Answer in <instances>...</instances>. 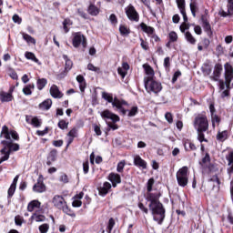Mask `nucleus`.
Masks as SVG:
<instances>
[{
  "label": "nucleus",
  "instance_id": "18",
  "mask_svg": "<svg viewBox=\"0 0 233 233\" xmlns=\"http://www.w3.org/2000/svg\"><path fill=\"white\" fill-rule=\"evenodd\" d=\"M202 168H208L209 172H212V168H214L213 165H210V156L208 153L206 154L205 157L200 162Z\"/></svg>",
  "mask_w": 233,
  "mask_h": 233
},
{
  "label": "nucleus",
  "instance_id": "64",
  "mask_svg": "<svg viewBox=\"0 0 233 233\" xmlns=\"http://www.w3.org/2000/svg\"><path fill=\"white\" fill-rule=\"evenodd\" d=\"M83 170L84 174H86L89 170L88 161L83 163Z\"/></svg>",
  "mask_w": 233,
  "mask_h": 233
},
{
  "label": "nucleus",
  "instance_id": "16",
  "mask_svg": "<svg viewBox=\"0 0 233 233\" xmlns=\"http://www.w3.org/2000/svg\"><path fill=\"white\" fill-rule=\"evenodd\" d=\"M1 143L2 145H4V147H5L6 148H9L7 149V151H9V154L11 152H17V150H19V144H15L12 142H8L6 140L2 141Z\"/></svg>",
  "mask_w": 233,
  "mask_h": 233
},
{
  "label": "nucleus",
  "instance_id": "4",
  "mask_svg": "<svg viewBox=\"0 0 233 233\" xmlns=\"http://www.w3.org/2000/svg\"><path fill=\"white\" fill-rule=\"evenodd\" d=\"M100 116L102 119H110L112 123H107L108 128H111V130H117L119 127L116 125V123L119 122L120 118L119 116L112 113V111L106 109L102 112H100Z\"/></svg>",
  "mask_w": 233,
  "mask_h": 233
},
{
  "label": "nucleus",
  "instance_id": "41",
  "mask_svg": "<svg viewBox=\"0 0 233 233\" xmlns=\"http://www.w3.org/2000/svg\"><path fill=\"white\" fill-rule=\"evenodd\" d=\"M63 59L65 60V63H66V70H71L72 66H74V64L72 63V60H70L68 56L66 55L63 56Z\"/></svg>",
  "mask_w": 233,
  "mask_h": 233
},
{
  "label": "nucleus",
  "instance_id": "63",
  "mask_svg": "<svg viewBox=\"0 0 233 233\" xmlns=\"http://www.w3.org/2000/svg\"><path fill=\"white\" fill-rule=\"evenodd\" d=\"M181 76V72L177 71L175 72L173 78H172V83H176L177 81V77Z\"/></svg>",
  "mask_w": 233,
  "mask_h": 233
},
{
  "label": "nucleus",
  "instance_id": "13",
  "mask_svg": "<svg viewBox=\"0 0 233 233\" xmlns=\"http://www.w3.org/2000/svg\"><path fill=\"white\" fill-rule=\"evenodd\" d=\"M45 190H46V187L45 186V183H43V177H39L37 182L33 187V191L43 193Z\"/></svg>",
  "mask_w": 233,
  "mask_h": 233
},
{
  "label": "nucleus",
  "instance_id": "26",
  "mask_svg": "<svg viewBox=\"0 0 233 233\" xmlns=\"http://www.w3.org/2000/svg\"><path fill=\"white\" fill-rule=\"evenodd\" d=\"M0 152L2 155V157H0V165H1V163H5V161H8V159H10V151L6 149V147H4V148H2Z\"/></svg>",
  "mask_w": 233,
  "mask_h": 233
},
{
  "label": "nucleus",
  "instance_id": "52",
  "mask_svg": "<svg viewBox=\"0 0 233 233\" xmlns=\"http://www.w3.org/2000/svg\"><path fill=\"white\" fill-rule=\"evenodd\" d=\"M58 127L61 128V130H66V128H68V122H66L65 120H60L58 122Z\"/></svg>",
  "mask_w": 233,
  "mask_h": 233
},
{
  "label": "nucleus",
  "instance_id": "39",
  "mask_svg": "<svg viewBox=\"0 0 233 233\" xmlns=\"http://www.w3.org/2000/svg\"><path fill=\"white\" fill-rule=\"evenodd\" d=\"M48 81L46 78H38L36 81V86L39 90H43L45 86H46V84Z\"/></svg>",
  "mask_w": 233,
  "mask_h": 233
},
{
  "label": "nucleus",
  "instance_id": "44",
  "mask_svg": "<svg viewBox=\"0 0 233 233\" xmlns=\"http://www.w3.org/2000/svg\"><path fill=\"white\" fill-rule=\"evenodd\" d=\"M189 6H190V10L193 17H196V13L198 12V3H196V1H191Z\"/></svg>",
  "mask_w": 233,
  "mask_h": 233
},
{
  "label": "nucleus",
  "instance_id": "24",
  "mask_svg": "<svg viewBox=\"0 0 233 233\" xmlns=\"http://www.w3.org/2000/svg\"><path fill=\"white\" fill-rule=\"evenodd\" d=\"M143 68L145 70L146 75L148 76L145 77V79H154L155 73L152 66H150L148 64H144Z\"/></svg>",
  "mask_w": 233,
  "mask_h": 233
},
{
  "label": "nucleus",
  "instance_id": "27",
  "mask_svg": "<svg viewBox=\"0 0 233 233\" xmlns=\"http://www.w3.org/2000/svg\"><path fill=\"white\" fill-rule=\"evenodd\" d=\"M45 219H46V218L44 215H39L37 213H34L29 221H31V223H34V221H35L36 223H41L43 221H45Z\"/></svg>",
  "mask_w": 233,
  "mask_h": 233
},
{
  "label": "nucleus",
  "instance_id": "54",
  "mask_svg": "<svg viewBox=\"0 0 233 233\" xmlns=\"http://www.w3.org/2000/svg\"><path fill=\"white\" fill-rule=\"evenodd\" d=\"M228 12L229 15H233V0H228Z\"/></svg>",
  "mask_w": 233,
  "mask_h": 233
},
{
  "label": "nucleus",
  "instance_id": "35",
  "mask_svg": "<svg viewBox=\"0 0 233 233\" xmlns=\"http://www.w3.org/2000/svg\"><path fill=\"white\" fill-rule=\"evenodd\" d=\"M25 57L30 61H34V63H37V65H41V62H39V59H37V57H35V55L32 52H25Z\"/></svg>",
  "mask_w": 233,
  "mask_h": 233
},
{
  "label": "nucleus",
  "instance_id": "25",
  "mask_svg": "<svg viewBox=\"0 0 233 233\" xmlns=\"http://www.w3.org/2000/svg\"><path fill=\"white\" fill-rule=\"evenodd\" d=\"M228 160V174H233V151H230L226 157Z\"/></svg>",
  "mask_w": 233,
  "mask_h": 233
},
{
  "label": "nucleus",
  "instance_id": "1",
  "mask_svg": "<svg viewBox=\"0 0 233 233\" xmlns=\"http://www.w3.org/2000/svg\"><path fill=\"white\" fill-rule=\"evenodd\" d=\"M152 187H154V178H150L147 181V201H149V209L152 212L154 221H157L158 225L163 223L165 219V208H163V204L159 202V193H151Z\"/></svg>",
  "mask_w": 233,
  "mask_h": 233
},
{
  "label": "nucleus",
  "instance_id": "14",
  "mask_svg": "<svg viewBox=\"0 0 233 233\" xmlns=\"http://www.w3.org/2000/svg\"><path fill=\"white\" fill-rule=\"evenodd\" d=\"M128 70H130V66L127 62H124L122 66L117 68L118 75L121 76L122 79H125L127 74H128Z\"/></svg>",
  "mask_w": 233,
  "mask_h": 233
},
{
  "label": "nucleus",
  "instance_id": "21",
  "mask_svg": "<svg viewBox=\"0 0 233 233\" xmlns=\"http://www.w3.org/2000/svg\"><path fill=\"white\" fill-rule=\"evenodd\" d=\"M134 165L136 167H139L140 168H143L144 170L147 169V161L141 158L139 155H136L134 157Z\"/></svg>",
  "mask_w": 233,
  "mask_h": 233
},
{
  "label": "nucleus",
  "instance_id": "30",
  "mask_svg": "<svg viewBox=\"0 0 233 233\" xmlns=\"http://www.w3.org/2000/svg\"><path fill=\"white\" fill-rule=\"evenodd\" d=\"M217 139L218 141H227V139H228V131H218L217 134Z\"/></svg>",
  "mask_w": 233,
  "mask_h": 233
},
{
  "label": "nucleus",
  "instance_id": "46",
  "mask_svg": "<svg viewBox=\"0 0 233 233\" xmlns=\"http://www.w3.org/2000/svg\"><path fill=\"white\" fill-rule=\"evenodd\" d=\"M64 25V30L66 32V34H67V32H69L70 27L68 26H72L73 23L70 21V19H66L63 23Z\"/></svg>",
  "mask_w": 233,
  "mask_h": 233
},
{
  "label": "nucleus",
  "instance_id": "11",
  "mask_svg": "<svg viewBox=\"0 0 233 233\" xmlns=\"http://www.w3.org/2000/svg\"><path fill=\"white\" fill-rule=\"evenodd\" d=\"M126 14L130 21H139V15L134 6L129 5L126 8Z\"/></svg>",
  "mask_w": 233,
  "mask_h": 233
},
{
  "label": "nucleus",
  "instance_id": "29",
  "mask_svg": "<svg viewBox=\"0 0 233 233\" xmlns=\"http://www.w3.org/2000/svg\"><path fill=\"white\" fill-rule=\"evenodd\" d=\"M140 28L143 30V32H145L146 34H147V35L150 37V35H154V32L155 29L152 26H148L146 24L142 23L140 25Z\"/></svg>",
  "mask_w": 233,
  "mask_h": 233
},
{
  "label": "nucleus",
  "instance_id": "2",
  "mask_svg": "<svg viewBox=\"0 0 233 233\" xmlns=\"http://www.w3.org/2000/svg\"><path fill=\"white\" fill-rule=\"evenodd\" d=\"M224 68L226 84L222 80H219L221 72H223V66L219 64H217L215 66L213 72V79L214 81H218V87L221 93V96L227 97V96H228V90L227 88H228V86L230 85V82L233 79V67L230 64L227 63L225 64Z\"/></svg>",
  "mask_w": 233,
  "mask_h": 233
},
{
  "label": "nucleus",
  "instance_id": "38",
  "mask_svg": "<svg viewBox=\"0 0 233 233\" xmlns=\"http://www.w3.org/2000/svg\"><path fill=\"white\" fill-rule=\"evenodd\" d=\"M185 39L189 43V45H196V38L192 35V33L188 31L185 33Z\"/></svg>",
  "mask_w": 233,
  "mask_h": 233
},
{
  "label": "nucleus",
  "instance_id": "45",
  "mask_svg": "<svg viewBox=\"0 0 233 233\" xmlns=\"http://www.w3.org/2000/svg\"><path fill=\"white\" fill-rule=\"evenodd\" d=\"M184 147L186 150H196V145H194V143L190 142L189 140L184 142Z\"/></svg>",
  "mask_w": 233,
  "mask_h": 233
},
{
  "label": "nucleus",
  "instance_id": "48",
  "mask_svg": "<svg viewBox=\"0 0 233 233\" xmlns=\"http://www.w3.org/2000/svg\"><path fill=\"white\" fill-rule=\"evenodd\" d=\"M168 37H169L170 43H176V41H177V33L174 32V31H171L168 34Z\"/></svg>",
  "mask_w": 233,
  "mask_h": 233
},
{
  "label": "nucleus",
  "instance_id": "34",
  "mask_svg": "<svg viewBox=\"0 0 233 233\" xmlns=\"http://www.w3.org/2000/svg\"><path fill=\"white\" fill-rule=\"evenodd\" d=\"M51 106L52 99H46L39 105V108H41V110H50Z\"/></svg>",
  "mask_w": 233,
  "mask_h": 233
},
{
  "label": "nucleus",
  "instance_id": "31",
  "mask_svg": "<svg viewBox=\"0 0 233 233\" xmlns=\"http://www.w3.org/2000/svg\"><path fill=\"white\" fill-rule=\"evenodd\" d=\"M22 37L24 41L26 42L27 45H35V38L32 37V35L25 33H22Z\"/></svg>",
  "mask_w": 233,
  "mask_h": 233
},
{
  "label": "nucleus",
  "instance_id": "36",
  "mask_svg": "<svg viewBox=\"0 0 233 233\" xmlns=\"http://www.w3.org/2000/svg\"><path fill=\"white\" fill-rule=\"evenodd\" d=\"M211 123L213 128H216V127H219V123H221V118L218 115L213 114L211 116Z\"/></svg>",
  "mask_w": 233,
  "mask_h": 233
},
{
  "label": "nucleus",
  "instance_id": "28",
  "mask_svg": "<svg viewBox=\"0 0 233 233\" xmlns=\"http://www.w3.org/2000/svg\"><path fill=\"white\" fill-rule=\"evenodd\" d=\"M76 81L79 84V88L82 94L85 92V88H86V82L85 81V77L81 75L76 76Z\"/></svg>",
  "mask_w": 233,
  "mask_h": 233
},
{
  "label": "nucleus",
  "instance_id": "49",
  "mask_svg": "<svg viewBox=\"0 0 233 233\" xmlns=\"http://www.w3.org/2000/svg\"><path fill=\"white\" fill-rule=\"evenodd\" d=\"M119 32L122 35H128L130 34V29L125 25H120Z\"/></svg>",
  "mask_w": 233,
  "mask_h": 233
},
{
  "label": "nucleus",
  "instance_id": "62",
  "mask_svg": "<svg viewBox=\"0 0 233 233\" xmlns=\"http://www.w3.org/2000/svg\"><path fill=\"white\" fill-rule=\"evenodd\" d=\"M13 21H14V23H16L17 25H21L23 20L17 15H15L13 16Z\"/></svg>",
  "mask_w": 233,
  "mask_h": 233
},
{
  "label": "nucleus",
  "instance_id": "55",
  "mask_svg": "<svg viewBox=\"0 0 233 233\" xmlns=\"http://www.w3.org/2000/svg\"><path fill=\"white\" fill-rule=\"evenodd\" d=\"M177 5L180 11L185 10V0H177Z\"/></svg>",
  "mask_w": 233,
  "mask_h": 233
},
{
  "label": "nucleus",
  "instance_id": "50",
  "mask_svg": "<svg viewBox=\"0 0 233 233\" xmlns=\"http://www.w3.org/2000/svg\"><path fill=\"white\" fill-rule=\"evenodd\" d=\"M116 225V221L114 218H110L107 225V232L112 233V228H114V226Z\"/></svg>",
  "mask_w": 233,
  "mask_h": 233
},
{
  "label": "nucleus",
  "instance_id": "12",
  "mask_svg": "<svg viewBox=\"0 0 233 233\" xmlns=\"http://www.w3.org/2000/svg\"><path fill=\"white\" fill-rule=\"evenodd\" d=\"M13 93L14 88H11L9 92H0V101H2V103H10V101L14 100V96L12 95Z\"/></svg>",
  "mask_w": 233,
  "mask_h": 233
},
{
  "label": "nucleus",
  "instance_id": "33",
  "mask_svg": "<svg viewBox=\"0 0 233 233\" xmlns=\"http://www.w3.org/2000/svg\"><path fill=\"white\" fill-rule=\"evenodd\" d=\"M83 196H85L83 192H80L79 194L76 195L75 200L73 201V207H81V199H83Z\"/></svg>",
  "mask_w": 233,
  "mask_h": 233
},
{
  "label": "nucleus",
  "instance_id": "60",
  "mask_svg": "<svg viewBox=\"0 0 233 233\" xmlns=\"http://www.w3.org/2000/svg\"><path fill=\"white\" fill-rule=\"evenodd\" d=\"M198 141H200V143H203V141L207 142V139L205 138V134H203V131L198 132Z\"/></svg>",
  "mask_w": 233,
  "mask_h": 233
},
{
  "label": "nucleus",
  "instance_id": "19",
  "mask_svg": "<svg viewBox=\"0 0 233 233\" xmlns=\"http://www.w3.org/2000/svg\"><path fill=\"white\" fill-rule=\"evenodd\" d=\"M108 179L112 182V186L115 188L119 183H121V176H119L117 173L109 174Z\"/></svg>",
  "mask_w": 233,
  "mask_h": 233
},
{
  "label": "nucleus",
  "instance_id": "59",
  "mask_svg": "<svg viewBox=\"0 0 233 233\" xmlns=\"http://www.w3.org/2000/svg\"><path fill=\"white\" fill-rule=\"evenodd\" d=\"M137 114V106H133L131 110L128 112L129 117H132Z\"/></svg>",
  "mask_w": 233,
  "mask_h": 233
},
{
  "label": "nucleus",
  "instance_id": "22",
  "mask_svg": "<svg viewBox=\"0 0 233 233\" xmlns=\"http://www.w3.org/2000/svg\"><path fill=\"white\" fill-rule=\"evenodd\" d=\"M41 208V202L39 200H32L27 205L28 212H34V210H37Z\"/></svg>",
  "mask_w": 233,
  "mask_h": 233
},
{
  "label": "nucleus",
  "instance_id": "51",
  "mask_svg": "<svg viewBox=\"0 0 233 233\" xmlns=\"http://www.w3.org/2000/svg\"><path fill=\"white\" fill-rule=\"evenodd\" d=\"M17 187V186H14L13 184H11L7 194H8V198H12V196H14V194H15V188Z\"/></svg>",
  "mask_w": 233,
  "mask_h": 233
},
{
  "label": "nucleus",
  "instance_id": "40",
  "mask_svg": "<svg viewBox=\"0 0 233 233\" xmlns=\"http://www.w3.org/2000/svg\"><path fill=\"white\" fill-rule=\"evenodd\" d=\"M56 151H51L49 153V156L47 157V162L46 165L50 166L54 161H56Z\"/></svg>",
  "mask_w": 233,
  "mask_h": 233
},
{
  "label": "nucleus",
  "instance_id": "8",
  "mask_svg": "<svg viewBox=\"0 0 233 233\" xmlns=\"http://www.w3.org/2000/svg\"><path fill=\"white\" fill-rule=\"evenodd\" d=\"M177 181L179 187H187L188 185V167H183L177 172Z\"/></svg>",
  "mask_w": 233,
  "mask_h": 233
},
{
  "label": "nucleus",
  "instance_id": "61",
  "mask_svg": "<svg viewBox=\"0 0 233 233\" xmlns=\"http://www.w3.org/2000/svg\"><path fill=\"white\" fill-rule=\"evenodd\" d=\"M165 117L168 123H172L174 121V118L171 113H166Z\"/></svg>",
  "mask_w": 233,
  "mask_h": 233
},
{
  "label": "nucleus",
  "instance_id": "20",
  "mask_svg": "<svg viewBox=\"0 0 233 233\" xmlns=\"http://www.w3.org/2000/svg\"><path fill=\"white\" fill-rule=\"evenodd\" d=\"M50 95L52 97H55V99H61V97H63V93L59 91V87H57L56 85H53L50 87Z\"/></svg>",
  "mask_w": 233,
  "mask_h": 233
},
{
  "label": "nucleus",
  "instance_id": "32",
  "mask_svg": "<svg viewBox=\"0 0 233 233\" xmlns=\"http://www.w3.org/2000/svg\"><path fill=\"white\" fill-rule=\"evenodd\" d=\"M35 88V86L34 84H29V85H26L22 92L23 94H25V96H32V90H34Z\"/></svg>",
  "mask_w": 233,
  "mask_h": 233
},
{
  "label": "nucleus",
  "instance_id": "53",
  "mask_svg": "<svg viewBox=\"0 0 233 233\" xmlns=\"http://www.w3.org/2000/svg\"><path fill=\"white\" fill-rule=\"evenodd\" d=\"M87 70H90L91 72H96V74H99V67L94 66L93 64L87 65Z\"/></svg>",
  "mask_w": 233,
  "mask_h": 233
},
{
  "label": "nucleus",
  "instance_id": "9",
  "mask_svg": "<svg viewBox=\"0 0 233 233\" xmlns=\"http://www.w3.org/2000/svg\"><path fill=\"white\" fill-rule=\"evenodd\" d=\"M72 45L74 48H79L81 46L83 48H86V37L83 35L81 33H75L73 35V39H72Z\"/></svg>",
  "mask_w": 233,
  "mask_h": 233
},
{
  "label": "nucleus",
  "instance_id": "3",
  "mask_svg": "<svg viewBox=\"0 0 233 233\" xmlns=\"http://www.w3.org/2000/svg\"><path fill=\"white\" fill-rule=\"evenodd\" d=\"M102 97L107 103H112V106L116 108L118 112H120L123 116L127 115V106H128V103H127L125 100H121L117 97H113L111 94L103 92L102 93Z\"/></svg>",
  "mask_w": 233,
  "mask_h": 233
},
{
  "label": "nucleus",
  "instance_id": "17",
  "mask_svg": "<svg viewBox=\"0 0 233 233\" xmlns=\"http://www.w3.org/2000/svg\"><path fill=\"white\" fill-rule=\"evenodd\" d=\"M112 188V184H110L109 182H105L103 184V186H101L98 188V194L99 196L105 197L108 194V192L110 191V189Z\"/></svg>",
  "mask_w": 233,
  "mask_h": 233
},
{
  "label": "nucleus",
  "instance_id": "15",
  "mask_svg": "<svg viewBox=\"0 0 233 233\" xmlns=\"http://www.w3.org/2000/svg\"><path fill=\"white\" fill-rule=\"evenodd\" d=\"M25 121L29 125H32L33 127H35L36 128L41 127V119L37 118V116H26Z\"/></svg>",
  "mask_w": 233,
  "mask_h": 233
},
{
  "label": "nucleus",
  "instance_id": "23",
  "mask_svg": "<svg viewBox=\"0 0 233 233\" xmlns=\"http://www.w3.org/2000/svg\"><path fill=\"white\" fill-rule=\"evenodd\" d=\"M75 137H77V128L73 127L67 133V147H70V145L73 143Z\"/></svg>",
  "mask_w": 233,
  "mask_h": 233
},
{
  "label": "nucleus",
  "instance_id": "7",
  "mask_svg": "<svg viewBox=\"0 0 233 233\" xmlns=\"http://www.w3.org/2000/svg\"><path fill=\"white\" fill-rule=\"evenodd\" d=\"M194 127L198 132H207L208 130V119L205 115H198L195 117Z\"/></svg>",
  "mask_w": 233,
  "mask_h": 233
},
{
  "label": "nucleus",
  "instance_id": "6",
  "mask_svg": "<svg viewBox=\"0 0 233 233\" xmlns=\"http://www.w3.org/2000/svg\"><path fill=\"white\" fill-rule=\"evenodd\" d=\"M145 88L148 94H159L161 90H163V86L161 83L154 80V78H145Z\"/></svg>",
  "mask_w": 233,
  "mask_h": 233
},
{
  "label": "nucleus",
  "instance_id": "37",
  "mask_svg": "<svg viewBox=\"0 0 233 233\" xmlns=\"http://www.w3.org/2000/svg\"><path fill=\"white\" fill-rule=\"evenodd\" d=\"M202 26H203L205 32H207L208 35L209 37L212 36V28L210 27V24L208 23V21L204 20Z\"/></svg>",
  "mask_w": 233,
  "mask_h": 233
},
{
  "label": "nucleus",
  "instance_id": "43",
  "mask_svg": "<svg viewBox=\"0 0 233 233\" xmlns=\"http://www.w3.org/2000/svg\"><path fill=\"white\" fill-rule=\"evenodd\" d=\"M88 14H90V15H97V14H99V8H97L96 5H91L88 7Z\"/></svg>",
  "mask_w": 233,
  "mask_h": 233
},
{
  "label": "nucleus",
  "instance_id": "10",
  "mask_svg": "<svg viewBox=\"0 0 233 233\" xmlns=\"http://www.w3.org/2000/svg\"><path fill=\"white\" fill-rule=\"evenodd\" d=\"M1 137H4V139H7V141H10V139H15V141H17L19 139V135L15 130L8 129V127L3 126L1 131Z\"/></svg>",
  "mask_w": 233,
  "mask_h": 233
},
{
  "label": "nucleus",
  "instance_id": "56",
  "mask_svg": "<svg viewBox=\"0 0 233 233\" xmlns=\"http://www.w3.org/2000/svg\"><path fill=\"white\" fill-rule=\"evenodd\" d=\"M188 28H190V25H188V24H187V22H184L181 24L180 25V31L185 34L186 30H188Z\"/></svg>",
  "mask_w": 233,
  "mask_h": 233
},
{
  "label": "nucleus",
  "instance_id": "47",
  "mask_svg": "<svg viewBox=\"0 0 233 233\" xmlns=\"http://www.w3.org/2000/svg\"><path fill=\"white\" fill-rule=\"evenodd\" d=\"M7 74H8V76L11 79H15V80L19 79V76H17V73L12 68L8 69Z\"/></svg>",
  "mask_w": 233,
  "mask_h": 233
},
{
  "label": "nucleus",
  "instance_id": "58",
  "mask_svg": "<svg viewBox=\"0 0 233 233\" xmlns=\"http://www.w3.org/2000/svg\"><path fill=\"white\" fill-rule=\"evenodd\" d=\"M140 46L143 48V50H148V43L145 42L143 38H140Z\"/></svg>",
  "mask_w": 233,
  "mask_h": 233
},
{
  "label": "nucleus",
  "instance_id": "5",
  "mask_svg": "<svg viewBox=\"0 0 233 233\" xmlns=\"http://www.w3.org/2000/svg\"><path fill=\"white\" fill-rule=\"evenodd\" d=\"M52 203L54 207H56V208H58L59 210H63V212H65L68 216H73V217L76 216V214L72 213V211L68 209V207H66V201L65 200L63 196L56 195L53 198Z\"/></svg>",
  "mask_w": 233,
  "mask_h": 233
},
{
  "label": "nucleus",
  "instance_id": "57",
  "mask_svg": "<svg viewBox=\"0 0 233 233\" xmlns=\"http://www.w3.org/2000/svg\"><path fill=\"white\" fill-rule=\"evenodd\" d=\"M123 168H125V161H120L118 164H117V167H116V171L117 172H123Z\"/></svg>",
  "mask_w": 233,
  "mask_h": 233
},
{
  "label": "nucleus",
  "instance_id": "42",
  "mask_svg": "<svg viewBox=\"0 0 233 233\" xmlns=\"http://www.w3.org/2000/svg\"><path fill=\"white\" fill-rule=\"evenodd\" d=\"M40 233H47L50 230V225L47 223H44L38 227Z\"/></svg>",
  "mask_w": 233,
  "mask_h": 233
}]
</instances>
